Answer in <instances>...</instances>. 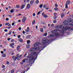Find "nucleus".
<instances>
[{
    "label": "nucleus",
    "instance_id": "nucleus-7",
    "mask_svg": "<svg viewBox=\"0 0 73 73\" xmlns=\"http://www.w3.org/2000/svg\"><path fill=\"white\" fill-rule=\"evenodd\" d=\"M25 4H24L23 5H22L20 7V9H23V8H24V7H25Z\"/></svg>",
    "mask_w": 73,
    "mask_h": 73
},
{
    "label": "nucleus",
    "instance_id": "nucleus-35",
    "mask_svg": "<svg viewBox=\"0 0 73 73\" xmlns=\"http://www.w3.org/2000/svg\"><path fill=\"white\" fill-rule=\"evenodd\" d=\"M17 59L18 61H19V60H20V58H19L18 57H17Z\"/></svg>",
    "mask_w": 73,
    "mask_h": 73
},
{
    "label": "nucleus",
    "instance_id": "nucleus-52",
    "mask_svg": "<svg viewBox=\"0 0 73 73\" xmlns=\"http://www.w3.org/2000/svg\"><path fill=\"white\" fill-rule=\"evenodd\" d=\"M14 41L15 40H14V39H13L12 40H11V42H13V41Z\"/></svg>",
    "mask_w": 73,
    "mask_h": 73
},
{
    "label": "nucleus",
    "instance_id": "nucleus-42",
    "mask_svg": "<svg viewBox=\"0 0 73 73\" xmlns=\"http://www.w3.org/2000/svg\"><path fill=\"white\" fill-rule=\"evenodd\" d=\"M2 68H4L5 67V65H3L2 66Z\"/></svg>",
    "mask_w": 73,
    "mask_h": 73
},
{
    "label": "nucleus",
    "instance_id": "nucleus-15",
    "mask_svg": "<svg viewBox=\"0 0 73 73\" xmlns=\"http://www.w3.org/2000/svg\"><path fill=\"white\" fill-rule=\"evenodd\" d=\"M68 22H70V23H71V22H72V20H71V18H69L68 19Z\"/></svg>",
    "mask_w": 73,
    "mask_h": 73
},
{
    "label": "nucleus",
    "instance_id": "nucleus-27",
    "mask_svg": "<svg viewBox=\"0 0 73 73\" xmlns=\"http://www.w3.org/2000/svg\"><path fill=\"white\" fill-rule=\"evenodd\" d=\"M17 8H18V9H19V8H20V6H19V5H17L16 6Z\"/></svg>",
    "mask_w": 73,
    "mask_h": 73
},
{
    "label": "nucleus",
    "instance_id": "nucleus-59",
    "mask_svg": "<svg viewBox=\"0 0 73 73\" xmlns=\"http://www.w3.org/2000/svg\"><path fill=\"white\" fill-rule=\"evenodd\" d=\"M35 15H36V14H35V13H33V16H35Z\"/></svg>",
    "mask_w": 73,
    "mask_h": 73
},
{
    "label": "nucleus",
    "instance_id": "nucleus-22",
    "mask_svg": "<svg viewBox=\"0 0 73 73\" xmlns=\"http://www.w3.org/2000/svg\"><path fill=\"white\" fill-rule=\"evenodd\" d=\"M29 46H30L29 44H28L26 46V48H29Z\"/></svg>",
    "mask_w": 73,
    "mask_h": 73
},
{
    "label": "nucleus",
    "instance_id": "nucleus-45",
    "mask_svg": "<svg viewBox=\"0 0 73 73\" xmlns=\"http://www.w3.org/2000/svg\"><path fill=\"white\" fill-rule=\"evenodd\" d=\"M54 10H55V11H57V10H58V9H57V8H54Z\"/></svg>",
    "mask_w": 73,
    "mask_h": 73
},
{
    "label": "nucleus",
    "instance_id": "nucleus-36",
    "mask_svg": "<svg viewBox=\"0 0 73 73\" xmlns=\"http://www.w3.org/2000/svg\"><path fill=\"white\" fill-rule=\"evenodd\" d=\"M40 12H41V11H40L38 12L37 15H40Z\"/></svg>",
    "mask_w": 73,
    "mask_h": 73
},
{
    "label": "nucleus",
    "instance_id": "nucleus-19",
    "mask_svg": "<svg viewBox=\"0 0 73 73\" xmlns=\"http://www.w3.org/2000/svg\"><path fill=\"white\" fill-rule=\"evenodd\" d=\"M33 3H34V1H30V4L31 5H32V4H33Z\"/></svg>",
    "mask_w": 73,
    "mask_h": 73
},
{
    "label": "nucleus",
    "instance_id": "nucleus-29",
    "mask_svg": "<svg viewBox=\"0 0 73 73\" xmlns=\"http://www.w3.org/2000/svg\"><path fill=\"white\" fill-rule=\"evenodd\" d=\"M27 44H29L30 43H31V41L29 40H28L27 41Z\"/></svg>",
    "mask_w": 73,
    "mask_h": 73
},
{
    "label": "nucleus",
    "instance_id": "nucleus-64",
    "mask_svg": "<svg viewBox=\"0 0 73 73\" xmlns=\"http://www.w3.org/2000/svg\"><path fill=\"white\" fill-rule=\"evenodd\" d=\"M23 34H25V31H23Z\"/></svg>",
    "mask_w": 73,
    "mask_h": 73
},
{
    "label": "nucleus",
    "instance_id": "nucleus-38",
    "mask_svg": "<svg viewBox=\"0 0 73 73\" xmlns=\"http://www.w3.org/2000/svg\"><path fill=\"white\" fill-rule=\"evenodd\" d=\"M54 16H57L56 15H57V13H55L54 14Z\"/></svg>",
    "mask_w": 73,
    "mask_h": 73
},
{
    "label": "nucleus",
    "instance_id": "nucleus-21",
    "mask_svg": "<svg viewBox=\"0 0 73 73\" xmlns=\"http://www.w3.org/2000/svg\"><path fill=\"white\" fill-rule=\"evenodd\" d=\"M31 35H28L26 37V38H29L31 37Z\"/></svg>",
    "mask_w": 73,
    "mask_h": 73
},
{
    "label": "nucleus",
    "instance_id": "nucleus-8",
    "mask_svg": "<svg viewBox=\"0 0 73 73\" xmlns=\"http://www.w3.org/2000/svg\"><path fill=\"white\" fill-rule=\"evenodd\" d=\"M59 31V30L58 29H56L54 30V31H52V33H55V32H58Z\"/></svg>",
    "mask_w": 73,
    "mask_h": 73
},
{
    "label": "nucleus",
    "instance_id": "nucleus-10",
    "mask_svg": "<svg viewBox=\"0 0 73 73\" xmlns=\"http://www.w3.org/2000/svg\"><path fill=\"white\" fill-rule=\"evenodd\" d=\"M55 36H58L60 35V34L58 33H55Z\"/></svg>",
    "mask_w": 73,
    "mask_h": 73
},
{
    "label": "nucleus",
    "instance_id": "nucleus-20",
    "mask_svg": "<svg viewBox=\"0 0 73 73\" xmlns=\"http://www.w3.org/2000/svg\"><path fill=\"white\" fill-rule=\"evenodd\" d=\"M64 14L63 13H62L61 14V18H63V17H64Z\"/></svg>",
    "mask_w": 73,
    "mask_h": 73
},
{
    "label": "nucleus",
    "instance_id": "nucleus-39",
    "mask_svg": "<svg viewBox=\"0 0 73 73\" xmlns=\"http://www.w3.org/2000/svg\"><path fill=\"white\" fill-rule=\"evenodd\" d=\"M8 16L10 17V18H12V15H8Z\"/></svg>",
    "mask_w": 73,
    "mask_h": 73
},
{
    "label": "nucleus",
    "instance_id": "nucleus-32",
    "mask_svg": "<svg viewBox=\"0 0 73 73\" xmlns=\"http://www.w3.org/2000/svg\"><path fill=\"white\" fill-rule=\"evenodd\" d=\"M44 17L45 18H46V17H47V15H44Z\"/></svg>",
    "mask_w": 73,
    "mask_h": 73
},
{
    "label": "nucleus",
    "instance_id": "nucleus-23",
    "mask_svg": "<svg viewBox=\"0 0 73 73\" xmlns=\"http://www.w3.org/2000/svg\"><path fill=\"white\" fill-rule=\"evenodd\" d=\"M10 12L11 13H13L14 12V11L13 10V9L10 10Z\"/></svg>",
    "mask_w": 73,
    "mask_h": 73
},
{
    "label": "nucleus",
    "instance_id": "nucleus-18",
    "mask_svg": "<svg viewBox=\"0 0 73 73\" xmlns=\"http://www.w3.org/2000/svg\"><path fill=\"white\" fill-rule=\"evenodd\" d=\"M39 3V1H38V0H37L36 1V4H38Z\"/></svg>",
    "mask_w": 73,
    "mask_h": 73
},
{
    "label": "nucleus",
    "instance_id": "nucleus-54",
    "mask_svg": "<svg viewBox=\"0 0 73 73\" xmlns=\"http://www.w3.org/2000/svg\"><path fill=\"white\" fill-rule=\"evenodd\" d=\"M7 31H8V30L7 29H5L4 30V32H7Z\"/></svg>",
    "mask_w": 73,
    "mask_h": 73
},
{
    "label": "nucleus",
    "instance_id": "nucleus-51",
    "mask_svg": "<svg viewBox=\"0 0 73 73\" xmlns=\"http://www.w3.org/2000/svg\"><path fill=\"white\" fill-rule=\"evenodd\" d=\"M15 23H13L12 24V26H13L14 25H15Z\"/></svg>",
    "mask_w": 73,
    "mask_h": 73
},
{
    "label": "nucleus",
    "instance_id": "nucleus-33",
    "mask_svg": "<svg viewBox=\"0 0 73 73\" xmlns=\"http://www.w3.org/2000/svg\"><path fill=\"white\" fill-rule=\"evenodd\" d=\"M54 23H57V20H54L53 21Z\"/></svg>",
    "mask_w": 73,
    "mask_h": 73
},
{
    "label": "nucleus",
    "instance_id": "nucleus-26",
    "mask_svg": "<svg viewBox=\"0 0 73 73\" xmlns=\"http://www.w3.org/2000/svg\"><path fill=\"white\" fill-rule=\"evenodd\" d=\"M36 21H35V20H33V21L32 22V24L33 25H34V24H35Z\"/></svg>",
    "mask_w": 73,
    "mask_h": 73
},
{
    "label": "nucleus",
    "instance_id": "nucleus-49",
    "mask_svg": "<svg viewBox=\"0 0 73 73\" xmlns=\"http://www.w3.org/2000/svg\"><path fill=\"white\" fill-rule=\"evenodd\" d=\"M6 21H8V20H9V18H7L6 19Z\"/></svg>",
    "mask_w": 73,
    "mask_h": 73
},
{
    "label": "nucleus",
    "instance_id": "nucleus-6",
    "mask_svg": "<svg viewBox=\"0 0 73 73\" xmlns=\"http://www.w3.org/2000/svg\"><path fill=\"white\" fill-rule=\"evenodd\" d=\"M25 21H26V18L25 17H23V19L22 20V22L23 23H25Z\"/></svg>",
    "mask_w": 73,
    "mask_h": 73
},
{
    "label": "nucleus",
    "instance_id": "nucleus-9",
    "mask_svg": "<svg viewBox=\"0 0 73 73\" xmlns=\"http://www.w3.org/2000/svg\"><path fill=\"white\" fill-rule=\"evenodd\" d=\"M50 37H54L55 36V34H52L50 35Z\"/></svg>",
    "mask_w": 73,
    "mask_h": 73
},
{
    "label": "nucleus",
    "instance_id": "nucleus-17",
    "mask_svg": "<svg viewBox=\"0 0 73 73\" xmlns=\"http://www.w3.org/2000/svg\"><path fill=\"white\" fill-rule=\"evenodd\" d=\"M30 8V4H28L27 5V8L28 9Z\"/></svg>",
    "mask_w": 73,
    "mask_h": 73
},
{
    "label": "nucleus",
    "instance_id": "nucleus-60",
    "mask_svg": "<svg viewBox=\"0 0 73 73\" xmlns=\"http://www.w3.org/2000/svg\"><path fill=\"white\" fill-rule=\"evenodd\" d=\"M46 5H44L43 6V8H45V7H46Z\"/></svg>",
    "mask_w": 73,
    "mask_h": 73
},
{
    "label": "nucleus",
    "instance_id": "nucleus-14",
    "mask_svg": "<svg viewBox=\"0 0 73 73\" xmlns=\"http://www.w3.org/2000/svg\"><path fill=\"white\" fill-rule=\"evenodd\" d=\"M19 41H20V42H23V39L21 38H20L19 39Z\"/></svg>",
    "mask_w": 73,
    "mask_h": 73
},
{
    "label": "nucleus",
    "instance_id": "nucleus-24",
    "mask_svg": "<svg viewBox=\"0 0 73 73\" xmlns=\"http://www.w3.org/2000/svg\"><path fill=\"white\" fill-rule=\"evenodd\" d=\"M43 36H47V33H44V34H43Z\"/></svg>",
    "mask_w": 73,
    "mask_h": 73
},
{
    "label": "nucleus",
    "instance_id": "nucleus-34",
    "mask_svg": "<svg viewBox=\"0 0 73 73\" xmlns=\"http://www.w3.org/2000/svg\"><path fill=\"white\" fill-rule=\"evenodd\" d=\"M70 28L69 29H70V30H73V27L72 28H70V27H69Z\"/></svg>",
    "mask_w": 73,
    "mask_h": 73
},
{
    "label": "nucleus",
    "instance_id": "nucleus-4",
    "mask_svg": "<svg viewBox=\"0 0 73 73\" xmlns=\"http://www.w3.org/2000/svg\"><path fill=\"white\" fill-rule=\"evenodd\" d=\"M40 45H41V44L40 43H39L38 42H36L35 43L34 45V47H36V46H39Z\"/></svg>",
    "mask_w": 73,
    "mask_h": 73
},
{
    "label": "nucleus",
    "instance_id": "nucleus-63",
    "mask_svg": "<svg viewBox=\"0 0 73 73\" xmlns=\"http://www.w3.org/2000/svg\"><path fill=\"white\" fill-rule=\"evenodd\" d=\"M27 29L28 30V31H29V27H27Z\"/></svg>",
    "mask_w": 73,
    "mask_h": 73
},
{
    "label": "nucleus",
    "instance_id": "nucleus-25",
    "mask_svg": "<svg viewBox=\"0 0 73 73\" xmlns=\"http://www.w3.org/2000/svg\"><path fill=\"white\" fill-rule=\"evenodd\" d=\"M65 8L66 9H68V5L67 4H65Z\"/></svg>",
    "mask_w": 73,
    "mask_h": 73
},
{
    "label": "nucleus",
    "instance_id": "nucleus-40",
    "mask_svg": "<svg viewBox=\"0 0 73 73\" xmlns=\"http://www.w3.org/2000/svg\"><path fill=\"white\" fill-rule=\"evenodd\" d=\"M11 33H12V31H10L9 32V34H8V35H11Z\"/></svg>",
    "mask_w": 73,
    "mask_h": 73
},
{
    "label": "nucleus",
    "instance_id": "nucleus-2",
    "mask_svg": "<svg viewBox=\"0 0 73 73\" xmlns=\"http://www.w3.org/2000/svg\"><path fill=\"white\" fill-rule=\"evenodd\" d=\"M42 42L44 45H46L47 46L50 44V40L48 39H45L43 40Z\"/></svg>",
    "mask_w": 73,
    "mask_h": 73
},
{
    "label": "nucleus",
    "instance_id": "nucleus-44",
    "mask_svg": "<svg viewBox=\"0 0 73 73\" xmlns=\"http://www.w3.org/2000/svg\"><path fill=\"white\" fill-rule=\"evenodd\" d=\"M54 26V24H52L51 25V27H52V28H53V27Z\"/></svg>",
    "mask_w": 73,
    "mask_h": 73
},
{
    "label": "nucleus",
    "instance_id": "nucleus-61",
    "mask_svg": "<svg viewBox=\"0 0 73 73\" xmlns=\"http://www.w3.org/2000/svg\"><path fill=\"white\" fill-rule=\"evenodd\" d=\"M19 30L20 31V30H21V27H20L19 28Z\"/></svg>",
    "mask_w": 73,
    "mask_h": 73
},
{
    "label": "nucleus",
    "instance_id": "nucleus-46",
    "mask_svg": "<svg viewBox=\"0 0 73 73\" xmlns=\"http://www.w3.org/2000/svg\"><path fill=\"white\" fill-rule=\"evenodd\" d=\"M55 6L56 7H58V5L57 4H56L55 5Z\"/></svg>",
    "mask_w": 73,
    "mask_h": 73
},
{
    "label": "nucleus",
    "instance_id": "nucleus-1",
    "mask_svg": "<svg viewBox=\"0 0 73 73\" xmlns=\"http://www.w3.org/2000/svg\"><path fill=\"white\" fill-rule=\"evenodd\" d=\"M37 52H32L31 53V54H29L27 56V58H25L23 60V62L21 63V64L22 65L23 64V62H26L27 63L28 62H29V64H32L33 63L32 61H35L36 58H37V57H34V55L36 54ZM29 59V60H28Z\"/></svg>",
    "mask_w": 73,
    "mask_h": 73
},
{
    "label": "nucleus",
    "instance_id": "nucleus-47",
    "mask_svg": "<svg viewBox=\"0 0 73 73\" xmlns=\"http://www.w3.org/2000/svg\"><path fill=\"white\" fill-rule=\"evenodd\" d=\"M19 58H21V57H22V55H20L18 57Z\"/></svg>",
    "mask_w": 73,
    "mask_h": 73
},
{
    "label": "nucleus",
    "instance_id": "nucleus-50",
    "mask_svg": "<svg viewBox=\"0 0 73 73\" xmlns=\"http://www.w3.org/2000/svg\"><path fill=\"white\" fill-rule=\"evenodd\" d=\"M44 14H45V13H44V12H43L42 13V16H44Z\"/></svg>",
    "mask_w": 73,
    "mask_h": 73
},
{
    "label": "nucleus",
    "instance_id": "nucleus-43",
    "mask_svg": "<svg viewBox=\"0 0 73 73\" xmlns=\"http://www.w3.org/2000/svg\"><path fill=\"white\" fill-rule=\"evenodd\" d=\"M46 9H47V10H48V9H49V6H47L46 7Z\"/></svg>",
    "mask_w": 73,
    "mask_h": 73
},
{
    "label": "nucleus",
    "instance_id": "nucleus-31",
    "mask_svg": "<svg viewBox=\"0 0 73 73\" xmlns=\"http://www.w3.org/2000/svg\"><path fill=\"white\" fill-rule=\"evenodd\" d=\"M14 45V43H12L10 45V46L11 47H12V46H13Z\"/></svg>",
    "mask_w": 73,
    "mask_h": 73
},
{
    "label": "nucleus",
    "instance_id": "nucleus-62",
    "mask_svg": "<svg viewBox=\"0 0 73 73\" xmlns=\"http://www.w3.org/2000/svg\"><path fill=\"white\" fill-rule=\"evenodd\" d=\"M41 48V47H38L37 48L38 49H40Z\"/></svg>",
    "mask_w": 73,
    "mask_h": 73
},
{
    "label": "nucleus",
    "instance_id": "nucleus-48",
    "mask_svg": "<svg viewBox=\"0 0 73 73\" xmlns=\"http://www.w3.org/2000/svg\"><path fill=\"white\" fill-rule=\"evenodd\" d=\"M57 18V16H54L53 17V19H56Z\"/></svg>",
    "mask_w": 73,
    "mask_h": 73
},
{
    "label": "nucleus",
    "instance_id": "nucleus-57",
    "mask_svg": "<svg viewBox=\"0 0 73 73\" xmlns=\"http://www.w3.org/2000/svg\"><path fill=\"white\" fill-rule=\"evenodd\" d=\"M1 54H3V53H4V52L3 51H1Z\"/></svg>",
    "mask_w": 73,
    "mask_h": 73
},
{
    "label": "nucleus",
    "instance_id": "nucleus-12",
    "mask_svg": "<svg viewBox=\"0 0 73 73\" xmlns=\"http://www.w3.org/2000/svg\"><path fill=\"white\" fill-rule=\"evenodd\" d=\"M70 1H66V4L67 5H69V4H70Z\"/></svg>",
    "mask_w": 73,
    "mask_h": 73
},
{
    "label": "nucleus",
    "instance_id": "nucleus-5",
    "mask_svg": "<svg viewBox=\"0 0 73 73\" xmlns=\"http://www.w3.org/2000/svg\"><path fill=\"white\" fill-rule=\"evenodd\" d=\"M37 49V48H35V47L32 48L30 49V51L33 52L35 51V50H36Z\"/></svg>",
    "mask_w": 73,
    "mask_h": 73
},
{
    "label": "nucleus",
    "instance_id": "nucleus-55",
    "mask_svg": "<svg viewBox=\"0 0 73 73\" xmlns=\"http://www.w3.org/2000/svg\"><path fill=\"white\" fill-rule=\"evenodd\" d=\"M19 54H17V55H16V57H18L19 56Z\"/></svg>",
    "mask_w": 73,
    "mask_h": 73
},
{
    "label": "nucleus",
    "instance_id": "nucleus-53",
    "mask_svg": "<svg viewBox=\"0 0 73 73\" xmlns=\"http://www.w3.org/2000/svg\"><path fill=\"white\" fill-rule=\"evenodd\" d=\"M21 37V36H20V35H19L18 36V38H20Z\"/></svg>",
    "mask_w": 73,
    "mask_h": 73
},
{
    "label": "nucleus",
    "instance_id": "nucleus-28",
    "mask_svg": "<svg viewBox=\"0 0 73 73\" xmlns=\"http://www.w3.org/2000/svg\"><path fill=\"white\" fill-rule=\"evenodd\" d=\"M40 31L41 32H44V30H43V29L42 28H41L40 29Z\"/></svg>",
    "mask_w": 73,
    "mask_h": 73
},
{
    "label": "nucleus",
    "instance_id": "nucleus-41",
    "mask_svg": "<svg viewBox=\"0 0 73 73\" xmlns=\"http://www.w3.org/2000/svg\"><path fill=\"white\" fill-rule=\"evenodd\" d=\"M9 24V22L6 23L5 24V25H8V24Z\"/></svg>",
    "mask_w": 73,
    "mask_h": 73
},
{
    "label": "nucleus",
    "instance_id": "nucleus-16",
    "mask_svg": "<svg viewBox=\"0 0 73 73\" xmlns=\"http://www.w3.org/2000/svg\"><path fill=\"white\" fill-rule=\"evenodd\" d=\"M20 46H18L17 47V50H19L20 49Z\"/></svg>",
    "mask_w": 73,
    "mask_h": 73
},
{
    "label": "nucleus",
    "instance_id": "nucleus-30",
    "mask_svg": "<svg viewBox=\"0 0 73 73\" xmlns=\"http://www.w3.org/2000/svg\"><path fill=\"white\" fill-rule=\"evenodd\" d=\"M42 6H43V5L42 4L41 5H39V7L41 8H42Z\"/></svg>",
    "mask_w": 73,
    "mask_h": 73
},
{
    "label": "nucleus",
    "instance_id": "nucleus-58",
    "mask_svg": "<svg viewBox=\"0 0 73 73\" xmlns=\"http://www.w3.org/2000/svg\"><path fill=\"white\" fill-rule=\"evenodd\" d=\"M43 28H44V29H46V26H44Z\"/></svg>",
    "mask_w": 73,
    "mask_h": 73
},
{
    "label": "nucleus",
    "instance_id": "nucleus-3",
    "mask_svg": "<svg viewBox=\"0 0 73 73\" xmlns=\"http://www.w3.org/2000/svg\"><path fill=\"white\" fill-rule=\"evenodd\" d=\"M66 29H62V30L60 31V32L61 33H64L65 32V31H66Z\"/></svg>",
    "mask_w": 73,
    "mask_h": 73
},
{
    "label": "nucleus",
    "instance_id": "nucleus-37",
    "mask_svg": "<svg viewBox=\"0 0 73 73\" xmlns=\"http://www.w3.org/2000/svg\"><path fill=\"white\" fill-rule=\"evenodd\" d=\"M11 73H14V70L13 69L11 71Z\"/></svg>",
    "mask_w": 73,
    "mask_h": 73
},
{
    "label": "nucleus",
    "instance_id": "nucleus-56",
    "mask_svg": "<svg viewBox=\"0 0 73 73\" xmlns=\"http://www.w3.org/2000/svg\"><path fill=\"white\" fill-rule=\"evenodd\" d=\"M25 31H26V32H29V30H28V29H26L25 30Z\"/></svg>",
    "mask_w": 73,
    "mask_h": 73
},
{
    "label": "nucleus",
    "instance_id": "nucleus-11",
    "mask_svg": "<svg viewBox=\"0 0 73 73\" xmlns=\"http://www.w3.org/2000/svg\"><path fill=\"white\" fill-rule=\"evenodd\" d=\"M12 58L13 60H14V61H16V59H17V57H16V56H13Z\"/></svg>",
    "mask_w": 73,
    "mask_h": 73
},
{
    "label": "nucleus",
    "instance_id": "nucleus-13",
    "mask_svg": "<svg viewBox=\"0 0 73 73\" xmlns=\"http://www.w3.org/2000/svg\"><path fill=\"white\" fill-rule=\"evenodd\" d=\"M7 55L5 54H3L2 55V57H6Z\"/></svg>",
    "mask_w": 73,
    "mask_h": 73
}]
</instances>
